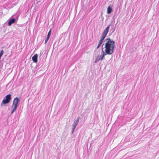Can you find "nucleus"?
Listing matches in <instances>:
<instances>
[{"label":"nucleus","mask_w":159,"mask_h":159,"mask_svg":"<svg viewBox=\"0 0 159 159\" xmlns=\"http://www.w3.org/2000/svg\"><path fill=\"white\" fill-rule=\"evenodd\" d=\"M105 41L106 42L104 47L105 48V52L107 53L108 55H111L115 49V42L110 38L106 39L105 40Z\"/></svg>","instance_id":"obj_1"},{"label":"nucleus","mask_w":159,"mask_h":159,"mask_svg":"<svg viewBox=\"0 0 159 159\" xmlns=\"http://www.w3.org/2000/svg\"><path fill=\"white\" fill-rule=\"evenodd\" d=\"M111 25V24L108 25L102 32V35L101 36V39L99 41L97 47V49L98 48L101 46L102 42L109 32L110 27Z\"/></svg>","instance_id":"obj_2"},{"label":"nucleus","mask_w":159,"mask_h":159,"mask_svg":"<svg viewBox=\"0 0 159 159\" xmlns=\"http://www.w3.org/2000/svg\"><path fill=\"white\" fill-rule=\"evenodd\" d=\"M11 99V95L9 94L6 95L4 98L1 103V106H2L3 105H6L9 103Z\"/></svg>","instance_id":"obj_3"},{"label":"nucleus","mask_w":159,"mask_h":159,"mask_svg":"<svg viewBox=\"0 0 159 159\" xmlns=\"http://www.w3.org/2000/svg\"><path fill=\"white\" fill-rule=\"evenodd\" d=\"M103 46V45H102V52L101 53V54L100 55L96 57L95 60V63H97V62L99 61L102 60L103 59V58L104 57V56L105 55H106L107 54L108 55V53H107L106 52H104L103 50V49H102Z\"/></svg>","instance_id":"obj_4"},{"label":"nucleus","mask_w":159,"mask_h":159,"mask_svg":"<svg viewBox=\"0 0 159 159\" xmlns=\"http://www.w3.org/2000/svg\"><path fill=\"white\" fill-rule=\"evenodd\" d=\"M18 17H16V18H10L7 21L8 25L10 26L12 24L16 23L18 20Z\"/></svg>","instance_id":"obj_5"},{"label":"nucleus","mask_w":159,"mask_h":159,"mask_svg":"<svg viewBox=\"0 0 159 159\" xmlns=\"http://www.w3.org/2000/svg\"><path fill=\"white\" fill-rule=\"evenodd\" d=\"M20 101V100L18 97H16L13 100L12 104L18 106Z\"/></svg>","instance_id":"obj_6"},{"label":"nucleus","mask_w":159,"mask_h":159,"mask_svg":"<svg viewBox=\"0 0 159 159\" xmlns=\"http://www.w3.org/2000/svg\"><path fill=\"white\" fill-rule=\"evenodd\" d=\"M79 121V117L77 118L75 120L73 123L72 125V127L76 128V126L78 125Z\"/></svg>","instance_id":"obj_7"},{"label":"nucleus","mask_w":159,"mask_h":159,"mask_svg":"<svg viewBox=\"0 0 159 159\" xmlns=\"http://www.w3.org/2000/svg\"><path fill=\"white\" fill-rule=\"evenodd\" d=\"M51 31H52V30H51V29L49 31V32L48 33L47 38L45 40V43H44L45 44H46L48 42V40L49 39V38H50V36L51 33Z\"/></svg>","instance_id":"obj_8"},{"label":"nucleus","mask_w":159,"mask_h":159,"mask_svg":"<svg viewBox=\"0 0 159 159\" xmlns=\"http://www.w3.org/2000/svg\"><path fill=\"white\" fill-rule=\"evenodd\" d=\"M18 106L12 104L11 106L12 110L11 113V115H12L16 110Z\"/></svg>","instance_id":"obj_9"},{"label":"nucleus","mask_w":159,"mask_h":159,"mask_svg":"<svg viewBox=\"0 0 159 159\" xmlns=\"http://www.w3.org/2000/svg\"><path fill=\"white\" fill-rule=\"evenodd\" d=\"M38 55L37 54H35L32 57V59L34 63H37L38 61Z\"/></svg>","instance_id":"obj_10"},{"label":"nucleus","mask_w":159,"mask_h":159,"mask_svg":"<svg viewBox=\"0 0 159 159\" xmlns=\"http://www.w3.org/2000/svg\"><path fill=\"white\" fill-rule=\"evenodd\" d=\"M113 10L111 7L109 6L107 8V13L108 14H110L112 11Z\"/></svg>","instance_id":"obj_11"},{"label":"nucleus","mask_w":159,"mask_h":159,"mask_svg":"<svg viewBox=\"0 0 159 159\" xmlns=\"http://www.w3.org/2000/svg\"><path fill=\"white\" fill-rule=\"evenodd\" d=\"M75 129V128L72 127V131H71V134H72L74 132V130Z\"/></svg>","instance_id":"obj_12"},{"label":"nucleus","mask_w":159,"mask_h":159,"mask_svg":"<svg viewBox=\"0 0 159 159\" xmlns=\"http://www.w3.org/2000/svg\"><path fill=\"white\" fill-rule=\"evenodd\" d=\"M3 52H3V50H2L0 51V53L2 54L3 55Z\"/></svg>","instance_id":"obj_13"},{"label":"nucleus","mask_w":159,"mask_h":159,"mask_svg":"<svg viewBox=\"0 0 159 159\" xmlns=\"http://www.w3.org/2000/svg\"><path fill=\"white\" fill-rule=\"evenodd\" d=\"M115 30V28L113 30H112V31L111 32V33H113L114 31Z\"/></svg>","instance_id":"obj_14"},{"label":"nucleus","mask_w":159,"mask_h":159,"mask_svg":"<svg viewBox=\"0 0 159 159\" xmlns=\"http://www.w3.org/2000/svg\"><path fill=\"white\" fill-rule=\"evenodd\" d=\"M0 55L2 57V56L3 55V54L0 53Z\"/></svg>","instance_id":"obj_15"},{"label":"nucleus","mask_w":159,"mask_h":159,"mask_svg":"<svg viewBox=\"0 0 159 159\" xmlns=\"http://www.w3.org/2000/svg\"><path fill=\"white\" fill-rule=\"evenodd\" d=\"M1 57H2V56L0 55V59L1 58Z\"/></svg>","instance_id":"obj_16"}]
</instances>
